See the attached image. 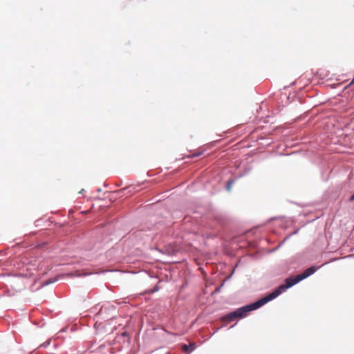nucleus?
Segmentation results:
<instances>
[{
  "instance_id": "8",
  "label": "nucleus",
  "mask_w": 354,
  "mask_h": 354,
  "mask_svg": "<svg viewBox=\"0 0 354 354\" xmlns=\"http://www.w3.org/2000/svg\"><path fill=\"white\" fill-rule=\"evenodd\" d=\"M354 84V78H353V79L352 80V81L351 82L350 85H351V84Z\"/></svg>"
},
{
  "instance_id": "2",
  "label": "nucleus",
  "mask_w": 354,
  "mask_h": 354,
  "mask_svg": "<svg viewBox=\"0 0 354 354\" xmlns=\"http://www.w3.org/2000/svg\"><path fill=\"white\" fill-rule=\"evenodd\" d=\"M316 268L312 266L308 269H306L303 273L297 274L296 276H292L285 279V284H282L279 286L275 290L270 293L271 298L273 299L280 295L282 292H283L288 288L293 286L297 284L301 280L307 278L308 277L313 274L316 271Z\"/></svg>"
},
{
  "instance_id": "4",
  "label": "nucleus",
  "mask_w": 354,
  "mask_h": 354,
  "mask_svg": "<svg viewBox=\"0 0 354 354\" xmlns=\"http://www.w3.org/2000/svg\"><path fill=\"white\" fill-rule=\"evenodd\" d=\"M26 270H27V272H29V271H30V272L28 274V273H27V274H24V275H26V276H30V277H31V276L34 275V272H32V269L26 268Z\"/></svg>"
},
{
  "instance_id": "5",
  "label": "nucleus",
  "mask_w": 354,
  "mask_h": 354,
  "mask_svg": "<svg viewBox=\"0 0 354 354\" xmlns=\"http://www.w3.org/2000/svg\"><path fill=\"white\" fill-rule=\"evenodd\" d=\"M201 154V152H198V153H192L190 157L191 158H194V157H197L198 156H200Z\"/></svg>"
},
{
  "instance_id": "6",
  "label": "nucleus",
  "mask_w": 354,
  "mask_h": 354,
  "mask_svg": "<svg viewBox=\"0 0 354 354\" xmlns=\"http://www.w3.org/2000/svg\"><path fill=\"white\" fill-rule=\"evenodd\" d=\"M182 348H183V350L184 351H188V349H189V346H187V345H186V344H184V345L183 346Z\"/></svg>"
},
{
  "instance_id": "7",
  "label": "nucleus",
  "mask_w": 354,
  "mask_h": 354,
  "mask_svg": "<svg viewBox=\"0 0 354 354\" xmlns=\"http://www.w3.org/2000/svg\"><path fill=\"white\" fill-rule=\"evenodd\" d=\"M350 200L354 201V194L351 196Z\"/></svg>"
},
{
  "instance_id": "3",
  "label": "nucleus",
  "mask_w": 354,
  "mask_h": 354,
  "mask_svg": "<svg viewBox=\"0 0 354 354\" xmlns=\"http://www.w3.org/2000/svg\"><path fill=\"white\" fill-rule=\"evenodd\" d=\"M233 181L232 180H228L226 185V189L228 191H230L232 185Z\"/></svg>"
},
{
  "instance_id": "1",
  "label": "nucleus",
  "mask_w": 354,
  "mask_h": 354,
  "mask_svg": "<svg viewBox=\"0 0 354 354\" xmlns=\"http://www.w3.org/2000/svg\"><path fill=\"white\" fill-rule=\"evenodd\" d=\"M270 294L266 295V297L260 299L259 300L251 304L250 305H247L236 309V310L222 317V322H225L227 324L234 321L236 318H243L245 317L248 313L254 310H256L268 301L272 300L273 299L270 297Z\"/></svg>"
}]
</instances>
